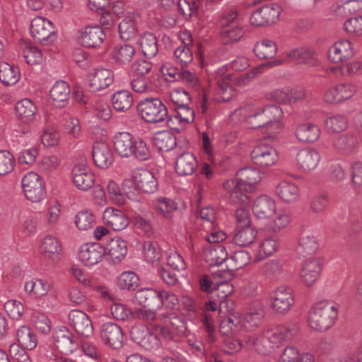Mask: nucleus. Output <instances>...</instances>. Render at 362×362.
Instances as JSON below:
<instances>
[{
    "label": "nucleus",
    "instance_id": "nucleus-34",
    "mask_svg": "<svg viewBox=\"0 0 362 362\" xmlns=\"http://www.w3.org/2000/svg\"><path fill=\"white\" fill-rule=\"evenodd\" d=\"M105 254L110 257L115 263L119 262L127 253V246L126 242L119 237L111 238L106 243Z\"/></svg>",
    "mask_w": 362,
    "mask_h": 362
},
{
    "label": "nucleus",
    "instance_id": "nucleus-3",
    "mask_svg": "<svg viewBox=\"0 0 362 362\" xmlns=\"http://www.w3.org/2000/svg\"><path fill=\"white\" fill-rule=\"evenodd\" d=\"M339 305L332 300H323L315 303L309 311L308 322L310 327L317 332H325L336 322Z\"/></svg>",
    "mask_w": 362,
    "mask_h": 362
},
{
    "label": "nucleus",
    "instance_id": "nucleus-47",
    "mask_svg": "<svg viewBox=\"0 0 362 362\" xmlns=\"http://www.w3.org/2000/svg\"><path fill=\"white\" fill-rule=\"evenodd\" d=\"M334 147L339 151L352 152L358 145L356 134L348 132L339 136L333 142Z\"/></svg>",
    "mask_w": 362,
    "mask_h": 362
},
{
    "label": "nucleus",
    "instance_id": "nucleus-24",
    "mask_svg": "<svg viewBox=\"0 0 362 362\" xmlns=\"http://www.w3.org/2000/svg\"><path fill=\"white\" fill-rule=\"evenodd\" d=\"M354 54L352 43L347 40L335 42L329 49L328 56L334 63H340L351 58Z\"/></svg>",
    "mask_w": 362,
    "mask_h": 362
},
{
    "label": "nucleus",
    "instance_id": "nucleus-50",
    "mask_svg": "<svg viewBox=\"0 0 362 362\" xmlns=\"http://www.w3.org/2000/svg\"><path fill=\"white\" fill-rule=\"evenodd\" d=\"M238 231L233 238V243L240 247L250 245L255 240L257 231L252 227L237 228Z\"/></svg>",
    "mask_w": 362,
    "mask_h": 362
},
{
    "label": "nucleus",
    "instance_id": "nucleus-28",
    "mask_svg": "<svg viewBox=\"0 0 362 362\" xmlns=\"http://www.w3.org/2000/svg\"><path fill=\"white\" fill-rule=\"evenodd\" d=\"M223 188L227 190L233 202L240 204H247L250 201L247 194L254 190H249L247 186L235 179L228 180L223 183Z\"/></svg>",
    "mask_w": 362,
    "mask_h": 362
},
{
    "label": "nucleus",
    "instance_id": "nucleus-19",
    "mask_svg": "<svg viewBox=\"0 0 362 362\" xmlns=\"http://www.w3.org/2000/svg\"><path fill=\"white\" fill-rule=\"evenodd\" d=\"M72 179L78 189L87 191L94 185L95 177L87 165L77 164L72 169Z\"/></svg>",
    "mask_w": 362,
    "mask_h": 362
},
{
    "label": "nucleus",
    "instance_id": "nucleus-15",
    "mask_svg": "<svg viewBox=\"0 0 362 362\" xmlns=\"http://www.w3.org/2000/svg\"><path fill=\"white\" fill-rule=\"evenodd\" d=\"M105 255V249L99 243H86L81 246L78 258L86 266H93L100 262Z\"/></svg>",
    "mask_w": 362,
    "mask_h": 362
},
{
    "label": "nucleus",
    "instance_id": "nucleus-35",
    "mask_svg": "<svg viewBox=\"0 0 362 362\" xmlns=\"http://www.w3.org/2000/svg\"><path fill=\"white\" fill-rule=\"evenodd\" d=\"M206 262L210 266H218L228 259V252L221 244L209 245L204 251Z\"/></svg>",
    "mask_w": 362,
    "mask_h": 362
},
{
    "label": "nucleus",
    "instance_id": "nucleus-40",
    "mask_svg": "<svg viewBox=\"0 0 362 362\" xmlns=\"http://www.w3.org/2000/svg\"><path fill=\"white\" fill-rule=\"evenodd\" d=\"M276 193L282 201L287 203L296 202L300 197L298 185L288 181L281 182L276 187Z\"/></svg>",
    "mask_w": 362,
    "mask_h": 362
},
{
    "label": "nucleus",
    "instance_id": "nucleus-46",
    "mask_svg": "<svg viewBox=\"0 0 362 362\" xmlns=\"http://www.w3.org/2000/svg\"><path fill=\"white\" fill-rule=\"evenodd\" d=\"M242 329H245L242 322V315H230L221 320L220 332L223 335H228Z\"/></svg>",
    "mask_w": 362,
    "mask_h": 362
},
{
    "label": "nucleus",
    "instance_id": "nucleus-51",
    "mask_svg": "<svg viewBox=\"0 0 362 362\" xmlns=\"http://www.w3.org/2000/svg\"><path fill=\"white\" fill-rule=\"evenodd\" d=\"M255 55L261 59L273 58L277 52L276 44L269 40L257 42L253 48Z\"/></svg>",
    "mask_w": 362,
    "mask_h": 362
},
{
    "label": "nucleus",
    "instance_id": "nucleus-38",
    "mask_svg": "<svg viewBox=\"0 0 362 362\" xmlns=\"http://www.w3.org/2000/svg\"><path fill=\"white\" fill-rule=\"evenodd\" d=\"M279 247V239L276 236L272 235L266 237L259 243L255 262H260L267 257L272 256L277 252Z\"/></svg>",
    "mask_w": 362,
    "mask_h": 362
},
{
    "label": "nucleus",
    "instance_id": "nucleus-10",
    "mask_svg": "<svg viewBox=\"0 0 362 362\" xmlns=\"http://www.w3.org/2000/svg\"><path fill=\"white\" fill-rule=\"evenodd\" d=\"M100 337L106 346L119 349L123 346L124 334L121 326L115 322H107L100 326Z\"/></svg>",
    "mask_w": 362,
    "mask_h": 362
},
{
    "label": "nucleus",
    "instance_id": "nucleus-61",
    "mask_svg": "<svg viewBox=\"0 0 362 362\" xmlns=\"http://www.w3.org/2000/svg\"><path fill=\"white\" fill-rule=\"evenodd\" d=\"M15 165L14 156L9 151L0 150V175H6L12 173Z\"/></svg>",
    "mask_w": 362,
    "mask_h": 362
},
{
    "label": "nucleus",
    "instance_id": "nucleus-13",
    "mask_svg": "<svg viewBox=\"0 0 362 362\" xmlns=\"http://www.w3.org/2000/svg\"><path fill=\"white\" fill-rule=\"evenodd\" d=\"M161 293V290L151 288H141L134 293L132 301L135 305L143 308L160 309L163 307Z\"/></svg>",
    "mask_w": 362,
    "mask_h": 362
},
{
    "label": "nucleus",
    "instance_id": "nucleus-53",
    "mask_svg": "<svg viewBox=\"0 0 362 362\" xmlns=\"http://www.w3.org/2000/svg\"><path fill=\"white\" fill-rule=\"evenodd\" d=\"M145 259L152 264L158 263L162 259L161 250L156 242L146 241L143 245Z\"/></svg>",
    "mask_w": 362,
    "mask_h": 362
},
{
    "label": "nucleus",
    "instance_id": "nucleus-42",
    "mask_svg": "<svg viewBox=\"0 0 362 362\" xmlns=\"http://www.w3.org/2000/svg\"><path fill=\"white\" fill-rule=\"evenodd\" d=\"M261 179L259 171L253 168H244L237 173L236 180L247 186L249 190H255V185L260 182Z\"/></svg>",
    "mask_w": 362,
    "mask_h": 362
},
{
    "label": "nucleus",
    "instance_id": "nucleus-43",
    "mask_svg": "<svg viewBox=\"0 0 362 362\" xmlns=\"http://www.w3.org/2000/svg\"><path fill=\"white\" fill-rule=\"evenodd\" d=\"M114 109L117 112H126L133 105L134 99L132 93L127 90L115 92L111 98Z\"/></svg>",
    "mask_w": 362,
    "mask_h": 362
},
{
    "label": "nucleus",
    "instance_id": "nucleus-39",
    "mask_svg": "<svg viewBox=\"0 0 362 362\" xmlns=\"http://www.w3.org/2000/svg\"><path fill=\"white\" fill-rule=\"evenodd\" d=\"M50 287L49 282L45 279H33L25 284L24 290L30 298L40 299L48 293Z\"/></svg>",
    "mask_w": 362,
    "mask_h": 362
},
{
    "label": "nucleus",
    "instance_id": "nucleus-1",
    "mask_svg": "<svg viewBox=\"0 0 362 362\" xmlns=\"http://www.w3.org/2000/svg\"><path fill=\"white\" fill-rule=\"evenodd\" d=\"M282 110L276 105L259 106L246 105L236 109L230 115L232 119L238 118L245 121L253 129H261L266 134H278L281 132L279 120L283 117Z\"/></svg>",
    "mask_w": 362,
    "mask_h": 362
},
{
    "label": "nucleus",
    "instance_id": "nucleus-9",
    "mask_svg": "<svg viewBox=\"0 0 362 362\" xmlns=\"http://www.w3.org/2000/svg\"><path fill=\"white\" fill-rule=\"evenodd\" d=\"M281 15V8L277 4H268L252 13L250 23L254 27H265L274 24Z\"/></svg>",
    "mask_w": 362,
    "mask_h": 362
},
{
    "label": "nucleus",
    "instance_id": "nucleus-60",
    "mask_svg": "<svg viewBox=\"0 0 362 362\" xmlns=\"http://www.w3.org/2000/svg\"><path fill=\"white\" fill-rule=\"evenodd\" d=\"M119 33L122 39L128 40L136 34L135 20L133 16L124 18L119 24Z\"/></svg>",
    "mask_w": 362,
    "mask_h": 362
},
{
    "label": "nucleus",
    "instance_id": "nucleus-14",
    "mask_svg": "<svg viewBox=\"0 0 362 362\" xmlns=\"http://www.w3.org/2000/svg\"><path fill=\"white\" fill-rule=\"evenodd\" d=\"M265 317V310L262 302L255 300L249 303L247 313L242 316V322L245 330H251L258 327Z\"/></svg>",
    "mask_w": 362,
    "mask_h": 362
},
{
    "label": "nucleus",
    "instance_id": "nucleus-18",
    "mask_svg": "<svg viewBox=\"0 0 362 362\" xmlns=\"http://www.w3.org/2000/svg\"><path fill=\"white\" fill-rule=\"evenodd\" d=\"M88 86L91 91H100L109 87L114 81V74L110 69H95L88 76Z\"/></svg>",
    "mask_w": 362,
    "mask_h": 362
},
{
    "label": "nucleus",
    "instance_id": "nucleus-7",
    "mask_svg": "<svg viewBox=\"0 0 362 362\" xmlns=\"http://www.w3.org/2000/svg\"><path fill=\"white\" fill-rule=\"evenodd\" d=\"M21 183L25 196L30 202H39L45 197V185L38 174L33 172L26 173Z\"/></svg>",
    "mask_w": 362,
    "mask_h": 362
},
{
    "label": "nucleus",
    "instance_id": "nucleus-54",
    "mask_svg": "<svg viewBox=\"0 0 362 362\" xmlns=\"http://www.w3.org/2000/svg\"><path fill=\"white\" fill-rule=\"evenodd\" d=\"M325 125L329 132L339 133L348 127V119L344 115L338 114L327 117Z\"/></svg>",
    "mask_w": 362,
    "mask_h": 362
},
{
    "label": "nucleus",
    "instance_id": "nucleus-6",
    "mask_svg": "<svg viewBox=\"0 0 362 362\" xmlns=\"http://www.w3.org/2000/svg\"><path fill=\"white\" fill-rule=\"evenodd\" d=\"M30 32L33 40L42 45L51 44L57 39L52 22L45 17L34 18L30 23Z\"/></svg>",
    "mask_w": 362,
    "mask_h": 362
},
{
    "label": "nucleus",
    "instance_id": "nucleus-45",
    "mask_svg": "<svg viewBox=\"0 0 362 362\" xmlns=\"http://www.w3.org/2000/svg\"><path fill=\"white\" fill-rule=\"evenodd\" d=\"M138 44L143 54L146 57L156 56L158 51L156 37L151 33H145L141 35Z\"/></svg>",
    "mask_w": 362,
    "mask_h": 362
},
{
    "label": "nucleus",
    "instance_id": "nucleus-12",
    "mask_svg": "<svg viewBox=\"0 0 362 362\" xmlns=\"http://www.w3.org/2000/svg\"><path fill=\"white\" fill-rule=\"evenodd\" d=\"M253 163L261 168H267L273 166L278 160L277 151L269 144H259L251 151Z\"/></svg>",
    "mask_w": 362,
    "mask_h": 362
},
{
    "label": "nucleus",
    "instance_id": "nucleus-63",
    "mask_svg": "<svg viewBox=\"0 0 362 362\" xmlns=\"http://www.w3.org/2000/svg\"><path fill=\"white\" fill-rule=\"evenodd\" d=\"M199 217L204 230H211L214 226H216V212L214 208L206 206L199 211Z\"/></svg>",
    "mask_w": 362,
    "mask_h": 362
},
{
    "label": "nucleus",
    "instance_id": "nucleus-57",
    "mask_svg": "<svg viewBox=\"0 0 362 362\" xmlns=\"http://www.w3.org/2000/svg\"><path fill=\"white\" fill-rule=\"evenodd\" d=\"M362 9V2L360 1H349L342 0L341 4L333 6L332 8V13L337 16H345L349 14L357 12Z\"/></svg>",
    "mask_w": 362,
    "mask_h": 362
},
{
    "label": "nucleus",
    "instance_id": "nucleus-4",
    "mask_svg": "<svg viewBox=\"0 0 362 362\" xmlns=\"http://www.w3.org/2000/svg\"><path fill=\"white\" fill-rule=\"evenodd\" d=\"M114 149L121 157L134 156L139 160H147L151 157V151L146 142L139 138L134 139L127 132H117L113 138Z\"/></svg>",
    "mask_w": 362,
    "mask_h": 362
},
{
    "label": "nucleus",
    "instance_id": "nucleus-33",
    "mask_svg": "<svg viewBox=\"0 0 362 362\" xmlns=\"http://www.w3.org/2000/svg\"><path fill=\"white\" fill-rule=\"evenodd\" d=\"M168 325L170 327V329L163 327L160 328V333L164 337L172 339L173 338V334H177L178 336L186 335V321L183 317L171 313L168 316Z\"/></svg>",
    "mask_w": 362,
    "mask_h": 362
},
{
    "label": "nucleus",
    "instance_id": "nucleus-64",
    "mask_svg": "<svg viewBox=\"0 0 362 362\" xmlns=\"http://www.w3.org/2000/svg\"><path fill=\"white\" fill-rule=\"evenodd\" d=\"M110 309L113 318L117 320L127 321L133 319L134 311L122 303H114Z\"/></svg>",
    "mask_w": 362,
    "mask_h": 362
},
{
    "label": "nucleus",
    "instance_id": "nucleus-32",
    "mask_svg": "<svg viewBox=\"0 0 362 362\" xmlns=\"http://www.w3.org/2000/svg\"><path fill=\"white\" fill-rule=\"evenodd\" d=\"M295 134L298 140L303 143H314L321 134L320 127L312 122H304L298 124Z\"/></svg>",
    "mask_w": 362,
    "mask_h": 362
},
{
    "label": "nucleus",
    "instance_id": "nucleus-52",
    "mask_svg": "<svg viewBox=\"0 0 362 362\" xmlns=\"http://www.w3.org/2000/svg\"><path fill=\"white\" fill-rule=\"evenodd\" d=\"M16 336L19 344L28 350H33L37 346V341L36 336L30 331L27 326H21L16 332Z\"/></svg>",
    "mask_w": 362,
    "mask_h": 362
},
{
    "label": "nucleus",
    "instance_id": "nucleus-37",
    "mask_svg": "<svg viewBox=\"0 0 362 362\" xmlns=\"http://www.w3.org/2000/svg\"><path fill=\"white\" fill-rule=\"evenodd\" d=\"M279 362H315V356L308 352H300L297 347L287 346L282 351Z\"/></svg>",
    "mask_w": 362,
    "mask_h": 362
},
{
    "label": "nucleus",
    "instance_id": "nucleus-2",
    "mask_svg": "<svg viewBox=\"0 0 362 362\" xmlns=\"http://www.w3.org/2000/svg\"><path fill=\"white\" fill-rule=\"evenodd\" d=\"M298 331V323L291 322L267 329L259 335H246L244 341L249 349H255L262 354H268L284 342L293 339Z\"/></svg>",
    "mask_w": 362,
    "mask_h": 362
},
{
    "label": "nucleus",
    "instance_id": "nucleus-56",
    "mask_svg": "<svg viewBox=\"0 0 362 362\" xmlns=\"http://www.w3.org/2000/svg\"><path fill=\"white\" fill-rule=\"evenodd\" d=\"M135 54V49L129 45H122L115 47L112 52V58L120 64L129 63Z\"/></svg>",
    "mask_w": 362,
    "mask_h": 362
},
{
    "label": "nucleus",
    "instance_id": "nucleus-36",
    "mask_svg": "<svg viewBox=\"0 0 362 362\" xmlns=\"http://www.w3.org/2000/svg\"><path fill=\"white\" fill-rule=\"evenodd\" d=\"M279 362H315V356L308 352H300L297 347L287 346L282 351Z\"/></svg>",
    "mask_w": 362,
    "mask_h": 362
},
{
    "label": "nucleus",
    "instance_id": "nucleus-29",
    "mask_svg": "<svg viewBox=\"0 0 362 362\" xmlns=\"http://www.w3.org/2000/svg\"><path fill=\"white\" fill-rule=\"evenodd\" d=\"M286 57L298 64L308 66H317L320 64L317 54L310 49L298 48L287 52Z\"/></svg>",
    "mask_w": 362,
    "mask_h": 362
},
{
    "label": "nucleus",
    "instance_id": "nucleus-27",
    "mask_svg": "<svg viewBox=\"0 0 362 362\" xmlns=\"http://www.w3.org/2000/svg\"><path fill=\"white\" fill-rule=\"evenodd\" d=\"M320 160V156L315 149L305 148L298 151L296 156L298 167L304 172L315 170Z\"/></svg>",
    "mask_w": 362,
    "mask_h": 362
},
{
    "label": "nucleus",
    "instance_id": "nucleus-44",
    "mask_svg": "<svg viewBox=\"0 0 362 362\" xmlns=\"http://www.w3.org/2000/svg\"><path fill=\"white\" fill-rule=\"evenodd\" d=\"M21 78L18 67L10 65L6 62L0 63V82L4 86H13Z\"/></svg>",
    "mask_w": 362,
    "mask_h": 362
},
{
    "label": "nucleus",
    "instance_id": "nucleus-17",
    "mask_svg": "<svg viewBox=\"0 0 362 362\" xmlns=\"http://www.w3.org/2000/svg\"><path fill=\"white\" fill-rule=\"evenodd\" d=\"M132 181L135 188L145 193H153L158 188V182L153 174L146 169L134 171Z\"/></svg>",
    "mask_w": 362,
    "mask_h": 362
},
{
    "label": "nucleus",
    "instance_id": "nucleus-11",
    "mask_svg": "<svg viewBox=\"0 0 362 362\" xmlns=\"http://www.w3.org/2000/svg\"><path fill=\"white\" fill-rule=\"evenodd\" d=\"M294 303L293 290L289 287L280 286L272 294L271 306L277 314L287 313Z\"/></svg>",
    "mask_w": 362,
    "mask_h": 362
},
{
    "label": "nucleus",
    "instance_id": "nucleus-23",
    "mask_svg": "<svg viewBox=\"0 0 362 362\" xmlns=\"http://www.w3.org/2000/svg\"><path fill=\"white\" fill-rule=\"evenodd\" d=\"M103 219L106 226L117 231L124 230L129 225V218L125 213L115 208H107L103 212Z\"/></svg>",
    "mask_w": 362,
    "mask_h": 362
},
{
    "label": "nucleus",
    "instance_id": "nucleus-25",
    "mask_svg": "<svg viewBox=\"0 0 362 362\" xmlns=\"http://www.w3.org/2000/svg\"><path fill=\"white\" fill-rule=\"evenodd\" d=\"M276 209V202L271 197L262 194L256 198L252 204V212L257 218H267Z\"/></svg>",
    "mask_w": 362,
    "mask_h": 362
},
{
    "label": "nucleus",
    "instance_id": "nucleus-20",
    "mask_svg": "<svg viewBox=\"0 0 362 362\" xmlns=\"http://www.w3.org/2000/svg\"><path fill=\"white\" fill-rule=\"evenodd\" d=\"M78 33V42L87 47L94 48L100 46L105 37L103 30L98 25L86 26Z\"/></svg>",
    "mask_w": 362,
    "mask_h": 362
},
{
    "label": "nucleus",
    "instance_id": "nucleus-22",
    "mask_svg": "<svg viewBox=\"0 0 362 362\" xmlns=\"http://www.w3.org/2000/svg\"><path fill=\"white\" fill-rule=\"evenodd\" d=\"M321 271L322 265L319 259H307L300 271L301 282L306 286H311L319 278Z\"/></svg>",
    "mask_w": 362,
    "mask_h": 362
},
{
    "label": "nucleus",
    "instance_id": "nucleus-8",
    "mask_svg": "<svg viewBox=\"0 0 362 362\" xmlns=\"http://www.w3.org/2000/svg\"><path fill=\"white\" fill-rule=\"evenodd\" d=\"M237 17L236 11H230L221 20V26L223 27L221 37L226 43L238 42L245 35L243 26L237 20Z\"/></svg>",
    "mask_w": 362,
    "mask_h": 362
},
{
    "label": "nucleus",
    "instance_id": "nucleus-31",
    "mask_svg": "<svg viewBox=\"0 0 362 362\" xmlns=\"http://www.w3.org/2000/svg\"><path fill=\"white\" fill-rule=\"evenodd\" d=\"M40 250L45 259L52 262H57L60 258L62 245L56 237L46 235L41 242Z\"/></svg>",
    "mask_w": 362,
    "mask_h": 362
},
{
    "label": "nucleus",
    "instance_id": "nucleus-41",
    "mask_svg": "<svg viewBox=\"0 0 362 362\" xmlns=\"http://www.w3.org/2000/svg\"><path fill=\"white\" fill-rule=\"evenodd\" d=\"M15 110L17 117L22 122L28 123L34 119L37 107L31 100L25 98L16 104Z\"/></svg>",
    "mask_w": 362,
    "mask_h": 362
},
{
    "label": "nucleus",
    "instance_id": "nucleus-59",
    "mask_svg": "<svg viewBox=\"0 0 362 362\" xmlns=\"http://www.w3.org/2000/svg\"><path fill=\"white\" fill-rule=\"evenodd\" d=\"M156 211L166 218H170L177 210V205L175 201L166 197H159L155 204Z\"/></svg>",
    "mask_w": 362,
    "mask_h": 362
},
{
    "label": "nucleus",
    "instance_id": "nucleus-62",
    "mask_svg": "<svg viewBox=\"0 0 362 362\" xmlns=\"http://www.w3.org/2000/svg\"><path fill=\"white\" fill-rule=\"evenodd\" d=\"M130 86L137 93H145L152 90V80L149 77L130 76Z\"/></svg>",
    "mask_w": 362,
    "mask_h": 362
},
{
    "label": "nucleus",
    "instance_id": "nucleus-55",
    "mask_svg": "<svg viewBox=\"0 0 362 362\" xmlns=\"http://www.w3.org/2000/svg\"><path fill=\"white\" fill-rule=\"evenodd\" d=\"M139 276L134 272H122L117 279V284L120 289L134 291L139 286Z\"/></svg>",
    "mask_w": 362,
    "mask_h": 362
},
{
    "label": "nucleus",
    "instance_id": "nucleus-49",
    "mask_svg": "<svg viewBox=\"0 0 362 362\" xmlns=\"http://www.w3.org/2000/svg\"><path fill=\"white\" fill-rule=\"evenodd\" d=\"M153 143L160 151L168 152L176 146V139L170 132L162 131L154 135Z\"/></svg>",
    "mask_w": 362,
    "mask_h": 362
},
{
    "label": "nucleus",
    "instance_id": "nucleus-58",
    "mask_svg": "<svg viewBox=\"0 0 362 362\" xmlns=\"http://www.w3.org/2000/svg\"><path fill=\"white\" fill-rule=\"evenodd\" d=\"M317 248L318 243L315 237L307 235L300 238L297 250L299 254L306 256L315 253Z\"/></svg>",
    "mask_w": 362,
    "mask_h": 362
},
{
    "label": "nucleus",
    "instance_id": "nucleus-21",
    "mask_svg": "<svg viewBox=\"0 0 362 362\" xmlns=\"http://www.w3.org/2000/svg\"><path fill=\"white\" fill-rule=\"evenodd\" d=\"M54 340L56 348L64 354H71L78 346L75 336L66 327L55 332Z\"/></svg>",
    "mask_w": 362,
    "mask_h": 362
},
{
    "label": "nucleus",
    "instance_id": "nucleus-5",
    "mask_svg": "<svg viewBox=\"0 0 362 362\" xmlns=\"http://www.w3.org/2000/svg\"><path fill=\"white\" fill-rule=\"evenodd\" d=\"M136 112L145 122L158 124L171 121L168 110L159 98H146L136 105Z\"/></svg>",
    "mask_w": 362,
    "mask_h": 362
},
{
    "label": "nucleus",
    "instance_id": "nucleus-30",
    "mask_svg": "<svg viewBox=\"0 0 362 362\" xmlns=\"http://www.w3.org/2000/svg\"><path fill=\"white\" fill-rule=\"evenodd\" d=\"M198 162L193 153L185 152L177 157L175 163V172L180 176L192 175L196 170Z\"/></svg>",
    "mask_w": 362,
    "mask_h": 362
},
{
    "label": "nucleus",
    "instance_id": "nucleus-26",
    "mask_svg": "<svg viewBox=\"0 0 362 362\" xmlns=\"http://www.w3.org/2000/svg\"><path fill=\"white\" fill-rule=\"evenodd\" d=\"M93 160L101 169L107 168L113 162V155L109 146L103 141L95 142L92 151Z\"/></svg>",
    "mask_w": 362,
    "mask_h": 362
},
{
    "label": "nucleus",
    "instance_id": "nucleus-16",
    "mask_svg": "<svg viewBox=\"0 0 362 362\" xmlns=\"http://www.w3.org/2000/svg\"><path fill=\"white\" fill-rule=\"evenodd\" d=\"M71 327L79 334L86 337L93 333V326L89 316L80 310H72L68 316Z\"/></svg>",
    "mask_w": 362,
    "mask_h": 362
},
{
    "label": "nucleus",
    "instance_id": "nucleus-48",
    "mask_svg": "<svg viewBox=\"0 0 362 362\" xmlns=\"http://www.w3.org/2000/svg\"><path fill=\"white\" fill-rule=\"evenodd\" d=\"M71 88L69 85L64 81H57L49 90L51 98L57 103L64 104L70 98Z\"/></svg>",
    "mask_w": 362,
    "mask_h": 362
}]
</instances>
